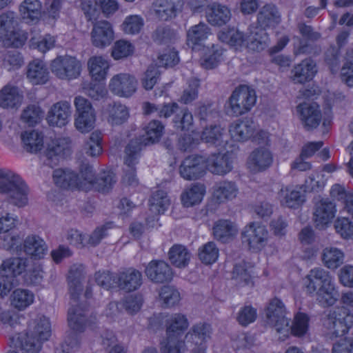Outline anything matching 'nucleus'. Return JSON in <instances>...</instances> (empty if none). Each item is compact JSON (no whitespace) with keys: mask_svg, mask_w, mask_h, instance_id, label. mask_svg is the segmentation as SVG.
Returning a JSON list of instances; mask_svg holds the SVG:
<instances>
[{"mask_svg":"<svg viewBox=\"0 0 353 353\" xmlns=\"http://www.w3.org/2000/svg\"><path fill=\"white\" fill-rule=\"evenodd\" d=\"M29 189L22 178L12 170L0 169V193L5 194L14 205L22 207L28 203Z\"/></svg>","mask_w":353,"mask_h":353,"instance_id":"obj_1","label":"nucleus"},{"mask_svg":"<svg viewBox=\"0 0 353 353\" xmlns=\"http://www.w3.org/2000/svg\"><path fill=\"white\" fill-rule=\"evenodd\" d=\"M164 132V125L158 120L151 121L145 128V136L132 139L125 149V161L131 164L139 158L143 147L159 141Z\"/></svg>","mask_w":353,"mask_h":353,"instance_id":"obj_2","label":"nucleus"},{"mask_svg":"<svg viewBox=\"0 0 353 353\" xmlns=\"http://www.w3.org/2000/svg\"><path fill=\"white\" fill-rule=\"evenodd\" d=\"M55 184L62 188H77L88 191L92 180V167L85 165L81 170L80 175L69 170L57 169L53 172Z\"/></svg>","mask_w":353,"mask_h":353,"instance_id":"obj_3","label":"nucleus"},{"mask_svg":"<svg viewBox=\"0 0 353 353\" xmlns=\"http://www.w3.org/2000/svg\"><path fill=\"white\" fill-rule=\"evenodd\" d=\"M29 260L25 257H12L4 260L0 266V296L6 295L13 288L15 278L23 273Z\"/></svg>","mask_w":353,"mask_h":353,"instance_id":"obj_4","label":"nucleus"},{"mask_svg":"<svg viewBox=\"0 0 353 353\" xmlns=\"http://www.w3.org/2000/svg\"><path fill=\"white\" fill-rule=\"evenodd\" d=\"M286 308L277 298L270 300L265 310L267 323L281 334L279 339L284 341L289 336V319L286 317Z\"/></svg>","mask_w":353,"mask_h":353,"instance_id":"obj_5","label":"nucleus"},{"mask_svg":"<svg viewBox=\"0 0 353 353\" xmlns=\"http://www.w3.org/2000/svg\"><path fill=\"white\" fill-rule=\"evenodd\" d=\"M256 101L255 90L246 85H240L232 92L230 99L231 114L239 116L250 111Z\"/></svg>","mask_w":353,"mask_h":353,"instance_id":"obj_6","label":"nucleus"},{"mask_svg":"<svg viewBox=\"0 0 353 353\" xmlns=\"http://www.w3.org/2000/svg\"><path fill=\"white\" fill-rule=\"evenodd\" d=\"M341 314L336 309L329 311L323 320V327L326 334L331 339L341 337L347 333L353 326V314L348 311L347 314Z\"/></svg>","mask_w":353,"mask_h":353,"instance_id":"obj_7","label":"nucleus"},{"mask_svg":"<svg viewBox=\"0 0 353 353\" xmlns=\"http://www.w3.org/2000/svg\"><path fill=\"white\" fill-rule=\"evenodd\" d=\"M17 20L14 12H6L0 14V40L8 41L15 47L23 46L26 37L17 32Z\"/></svg>","mask_w":353,"mask_h":353,"instance_id":"obj_8","label":"nucleus"},{"mask_svg":"<svg viewBox=\"0 0 353 353\" xmlns=\"http://www.w3.org/2000/svg\"><path fill=\"white\" fill-rule=\"evenodd\" d=\"M78 117L75 119L77 129L82 133L88 132L94 128L95 114L91 103L85 98L78 96L74 101Z\"/></svg>","mask_w":353,"mask_h":353,"instance_id":"obj_9","label":"nucleus"},{"mask_svg":"<svg viewBox=\"0 0 353 353\" xmlns=\"http://www.w3.org/2000/svg\"><path fill=\"white\" fill-rule=\"evenodd\" d=\"M81 63L74 57L60 56L51 63L52 72L61 79L77 78L80 74Z\"/></svg>","mask_w":353,"mask_h":353,"instance_id":"obj_10","label":"nucleus"},{"mask_svg":"<svg viewBox=\"0 0 353 353\" xmlns=\"http://www.w3.org/2000/svg\"><path fill=\"white\" fill-rule=\"evenodd\" d=\"M78 300L71 299V307L68 312V323L72 332L80 334L90 326L91 321L87 307L79 305Z\"/></svg>","mask_w":353,"mask_h":353,"instance_id":"obj_11","label":"nucleus"},{"mask_svg":"<svg viewBox=\"0 0 353 353\" xmlns=\"http://www.w3.org/2000/svg\"><path fill=\"white\" fill-rule=\"evenodd\" d=\"M336 211V203L328 198L315 202L312 216L315 226L319 229L325 228L335 217Z\"/></svg>","mask_w":353,"mask_h":353,"instance_id":"obj_12","label":"nucleus"},{"mask_svg":"<svg viewBox=\"0 0 353 353\" xmlns=\"http://www.w3.org/2000/svg\"><path fill=\"white\" fill-rule=\"evenodd\" d=\"M138 82L136 78L128 73L117 74L110 79V90L120 97L128 98L135 93Z\"/></svg>","mask_w":353,"mask_h":353,"instance_id":"obj_13","label":"nucleus"},{"mask_svg":"<svg viewBox=\"0 0 353 353\" xmlns=\"http://www.w3.org/2000/svg\"><path fill=\"white\" fill-rule=\"evenodd\" d=\"M273 161V154L268 147H258L250 154L247 166L252 173L256 174L269 169Z\"/></svg>","mask_w":353,"mask_h":353,"instance_id":"obj_14","label":"nucleus"},{"mask_svg":"<svg viewBox=\"0 0 353 353\" xmlns=\"http://www.w3.org/2000/svg\"><path fill=\"white\" fill-rule=\"evenodd\" d=\"M205 157L190 155L181 162L179 173L186 180H196L205 174Z\"/></svg>","mask_w":353,"mask_h":353,"instance_id":"obj_15","label":"nucleus"},{"mask_svg":"<svg viewBox=\"0 0 353 353\" xmlns=\"http://www.w3.org/2000/svg\"><path fill=\"white\" fill-rule=\"evenodd\" d=\"M268 232L265 226L252 223L245 228L242 233V241L254 251L261 250L267 243Z\"/></svg>","mask_w":353,"mask_h":353,"instance_id":"obj_16","label":"nucleus"},{"mask_svg":"<svg viewBox=\"0 0 353 353\" xmlns=\"http://www.w3.org/2000/svg\"><path fill=\"white\" fill-rule=\"evenodd\" d=\"M145 274L154 283H164L171 281L173 272L170 265L163 260H152L145 266Z\"/></svg>","mask_w":353,"mask_h":353,"instance_id":"obj_17","label":"nucleus"},{"mask_svg":"<svg viewBox=\"0 0 353 353\" xmlns=\"http://www.w3.org/2000/svg\"><path fill=\"white\" fill-rule=\"evenodd\" d=\"M210 327L208 324H196L187 333L185 340L187 348H192V352H198L200 348L205 353L204 343L210 337Z\"/></svg>","mask_w":353,"mask_h":353,"instance_id":"obj_18","label":"nucleus"},{"mask_svg":"<svg viewBox=\"0 0 353 353\" xmlns=\"http://www.w3.org/2000/svg\"><path fill=\"white\" fill-rule=\"evenodd\" d=\"M71 113L70 103L67 101H60L50 107L46 120L50 126L61 128L69 122Z\"/></svg>","mask_w":353,"mask_h":353,"instance_id":"obj_19","label":"nucleus"},{"mask_svg":"<svg viewBox=\"0 0 353 353\" xmlns=\"http://www.w3.org/2000/svg\"><path fill=\"white\" fill-rule=\"evenodd\" d=\"M114 39L112 24L105 20L94 23L91 31V41L94 46L103 48L111 44Z\"/></svg>","mask_w":353,"mask_h":353,"instance_id":"obj_20","label":"nucleus"},{"mask_svg":"<svg viewBox=\"0 0 353 353\" xmlns=\"http://www.w3.org/2000/svg\"><path fill=\"white\" fill-rule=\"evenodd\" d=\"M333 276L329 272L321 268L312 269L305 278L304 287L306 292L310 296L314 294L320 288L330 283Z\"/></svg>","mask_w":353,"mask_h":353,"instance_id":"obj_21","label":"nucleus"},{"mask_svg":"<svg viewBox=\"0 0 353 353\" xmlns=\"http://www.w3.org/2000/svg\"><path fill=\"white\" fill-rule=\"evenodd\" d=\"M206 170L217 175H225L232 170V160L228 153H212L205 157Z\"/></svg>","mask_w":353,"mask_h":353,"instance_id":"obj_22","label":"nucleus"},{"mask_svg":"<svg viewBox=\"0 0 353 353\" xmlns=\"http://www.w3.org/2000/svg\"><path fill=\"white\" fill-rule=\"evenodd\" d=\"M183 6V0H156L153 3L155 15L163 21L176 17L181 12Z\"/></svg>","mask_w":353,"mask_h":353,"instance_id":"obj_23","label":"nucleus"},{"mask_svg":"<svg viewBox=\"0 0 353 353\" xmlns=\"http://www.w3.org/2000/svg\"><path fill=\"white\" fill-rule=\"evenodd\" d=\"M297 112L305 127L308 130L316 128L321 120L319 106L316 103H303L297 106Z\"/></svg>","mask_w":353,"mask_h":353,"instance_id":"obj_24","label":"nucleus"},{"mask_svg":"<svg viewBox=\"0 0 353 353\" xmlns=\"http://www.w3.org/2000/svg\"><path fill=\"white\" fill-rule=\"evenodd\" d=\"M116 279L119 289L126 292L138 290L143 283L142 274L133 268L119 272Z\"/></svg>","mask_w":353,"mask_h":353,"instance_id":"obj_25","label":"nucleus"},{"mask_svg":"<svg viewBox=\"0 0 353 353\" xmlns=\"http://www.w3.org/2000/svg\"><path fill=\"white\" fill-rule=\"evenodd\" d=\"M281 21V13L274 3H266L260 8L257 14V26L263 29L275 28Z\"/></svg>","mask_w":353,"mask_h":353,"instance_id":"obj_26","label":"nucleus"},{"mask_svg":"<svg viewBox=\"0 0 353 353\" xmlns=\"http://www.w3.org/2000/svg\"><path fill=\"white\" fill-rule=\"evenodd\" d=\"M12 345L23 353H39L43 341L32 332L20 333L11 339Z\"/></svg>","mask_w":353,"mask_h":353,"instance_id":"obj_27","label":"nucleus"},{"mask_svg":"<svg viewBox=\"0 0 353 353\" xmlns=\"http://www.w3.org/2000/svg\"><path fill=\"white\" fill-rule=\"evenodd\" d=\"M269 35L263 29L257 26H251L246 35V46L248 48L253 51H261L269 43Z\"/></svg>","mask_w":353,"mask_h":353,"instance_id":"obj_28","label":"nucleus"},{"mask_svg":"<svg viewBox=\"0 0 353 353\" xmlns=\"http://www.w3.org/2000/svg\"><path fill=\"white\" fill-rule=\"evenodd\" d=\"M256 125L254 121L245 118L237 120L230 126V133L232 138L236 141H245L254 134Z\"/></svg>","mask_w":353,"mask_h":353,"instance_id":"obj_29","label":"nucleus"},{"mask_svg":"<svg viewBox=\"0 0 353 353\" xmlns=\"http://www.w3.org/2000/svg\"><path fill=\"white\" fill-rule=\"evenodd\" d=\"M23 251L34 259H43L47 254L46 242L37 235L28 236L23 241Z\"/></svg>","mask_w":353,"mask_h":353,"instance_id":"obj_30","label":"nucleus"},{"mask_svg":"<svg viewBox=\"0 0 353 353\" xmlns=\"http://www.w3.org/2000/svg\"><path fill=\"white\" fill-rule=\"evenodd\" d=\"M69 138H59L52 141L46 151L45 163L51 168L57 165L61 153L69 148Z\"/></svg>","mask_w":353,"mask_h":353,"instance_id":"obj_31","label":"nucleus"},{"mask_svg":"<svg viewBox=\"0 0 353 353\" xmlns=\"http://www.w3.org/2000/svg\"><path fill=\"white\" fill-rule=\"evenodd\" d=\"M212 230L214 239L223 243L232 240L238 232L236 225L228 219L216 221L214 224Z\"/></svg>","mask_w":353,"mask_h":353,"instance_id":"obj_32","label":"nucleus"},{"mask_svg":"<svg viewBox=\"0 0 353 353\" xmlns=\"http://www.w3.org/2000/svg\"><path fill=\"white\" fill-rule=\"evenodd\" d=\"M210 34V29L204 23L192 26L187 32V44L193 50H199L203 42Z\"/></svg>","mask_w":353,"mask_h":353,"instance_id":"obj_33","label":"nucleus"},{"mask_svg":"<svg viewBox=\"0 0 353 353\" xmlns=\"http://www.w3.org/2000/svg\"><path fill=\"white\" fill-rule=\"evenodd\" d=\"M316 72L315 62L311 59H304L292 70L293 81L295 83H304L312 80Z\"/></svg>","mask_w":353,"mask_h":353,"instance_id":"obj_34","label":"nucleus"},{"mask_svg":"<svg viewBox=\"0 0 353 353\" xmlns=\"http://www.w3.org/2000/svg\"><path fill=\"white\" fill-rule=\"evenodd\" d=\"M27 78L33 84H43L49 79V72L46 65L39 59L30 62L27 68Z\"/></svg>","mask_w":353,"mask_h":353,"instance_id":"obj_35","label":"nucleus"},{"mask_svg":"<svg viewBox=\"0 0 353 353\" xmlns=\"http://www.w3.org/2000/svg\"><path fill=\"white\" fill-rule=\"evenodd\" d=\"M239 189L236 183L230 181H221L214 186L213 196L219 203H225L236 198Z\"/></svg>","mask_w":353,"mask_h":353,"instance_id":"obj_36","label":"nucleus"},{"mask_svg":"<svg viewBox=\"0 0 353 353\" xmlns=\"http://www.w3.org/2000/svg\"><path fill=\"white\" fill-rule=\"evenodd\" d=\"M206 17L208 21L212 26H221L230 21L231 12L228 7L218 3H213L208 7Z\"/></svg>","mask_w":353,"mask_h":353,"instance_id":"obj_37","label":"nucleus"},{"mask_svg":"<svg viewBox=\"0 0 353 353\" xmlns=\"http://www.w3.org/2000/svg\"><path fill=\"white\" fill-rule=\"evenodd\" d=\"M83 269L81 265H74L69 271L68 280L72 300L79 299L83 290L81 281L83 278Z\"/></svg>","mask_w":353,"mask_h":353,"instance_id":"obj_38","label":"nucleus"},{"mask_svg":"<svg viewBox=\"0 0 353 353\" xmlns=\"http://www.w3.org/2000/svg\"><path fill=\"white\" fill-rule=\"evenodd\" d=\"M278 198L281 205L290 208H296L304 201V196L292 186H283L278 193Z\"/></svg>","mask_w":353,"mask_h":353,"instance_id":"obj_39","label":"nucleus"},{"mask_svg":"<svg viewBox=\"0 0 353 353\" xmlns=\"http://www.w3.org/2000/svg\"><path fill=\"white\" fill-rule=\"evenodd\" d=\"M23 95L16 86L7 85L0 91V106L3 108H13L19 106Z\"/></svg>","mask_w":353,"mask_h":353,"instance_id":"obj_40","label":"nucleus"},{"mask_svg":"<svg viewBox=\"0 0 353 353\" xmlns=\"http://www.w3.org/2000/svg\"><path fill=\"white\" fill-rule=\"evenodd\" d=\"M88 65L92 78L95 81L105 79L110 67L106 58L101 56L92 57L88 60Z\"/></svg>","mask_w":353,"mask_h":353,"instance_id":"obj_41","label":"nucleus"},{"mask_svg":"<svg viewBox=\"0 0 353 353\" xmlns=\"http://www.w3.org/2000/svg\"><path fill=\"white\" fill-rule=\"evenodd\" d=\"M106 110L108 122L112 126L124 123L130 116L128 108L120 103L109 104Z\"/></svg>","mask_w":353,"mask_h":353,"instance_id":"obj_42","label":"nucleus"},{"mask_svg":"<svg viewBox=\"0 0 353 353\" xmlns=\"http://www.w3.org/2000/svg\"><path fill=\"white\" fill-rule=\"evenodd\" d=\"M41 8L39 0H24L19 6L20 14L27 23L34 22L39 19Z\"/></svg>","mask_w":353,"mask_h":353,"instance_id":"obj_43","label":"nucleus"},{"mask_svg":"<svg viewBox=\"0 0 353 353\" xmlns=\"http://www.w3.org/2000/svg\"><path fill=\"white\" fill-rule=\"evenodd\" d=\"M314 295L316 300L324 307L334 305L339 299V292L335 288L334 279L320 288Z\"/></svg>","mask_w":353,"mask_h":353,"instance_id":"obj_44","label":"nucleus"},{"mask_svg":"<svg viewBox=\"0 0 353 353\" xmlns=\"http://www.w3.org/2000/svg\"><path fill=\"white\" fill-rule=\"evenodd\" d=\"M321 259L323 265L328 269L338 268L344 261L343 252L335 247H327L323 250Z\"/></svg>","mask_w":353,"mask_h":353,"instance_id":"obj_45","label":"nucleus"},{"mask_svg":"<svg viewBox=\"0 0 353 353\" xmlns=\"http://www.w3.org/2000/svg\"><path fill=\"white\" fill-rule=\"evenodd\" d=\"M330 195L332 198L343 203L342 214L345 212L350 213L353 211V194L347 192L344 186L338 183L334 184L330 189Z\"/></svg>","mask_w":353,"mask_h":353,"instance_id":"obj_46","label":"nucleus"},{"mask_svg":"<svg viewBox=\"0 0 353 353\" xmlns=\"http://www.w3.org/2000/svg\"><path fill=\"white\" fill-rule=\"evenodd\" d=\"M21 139L23 148L28 152L36 153L43 147V135L37 130L26 131Z\"/></svg>","mask_w":353,"mask_h":353,"instance_id":"obj_47","label":"nucleus"},{"mask_svg":"<svg viewBox=\"0 0 353 353\" xmlns=\"http://www.w3.org/2000/svg\"><path fill=\"white\" fill-rule=\"evenodd\" d=\"M205 192L204 185L194 183L187 189L181 195V201L185 207L189 208L199 204L203 199Z\"/></svg>","mask_w":353,"mask_h":353,"instance_id":"obj_48","label":"nucleus"},{"mask_svg":"<svg viewBox=\"0 0 353 353\" xmlns=\"http://www.w3.org/2000/svg\"><path fill=\"white\" fill-rule=\"evenodd\" d=\"M150 211L154 215L163 214L170 205L167 193L161 190L154 191L150 200Z\"/></svg>","mask_w":353,"mask_h":353,"instance_id":"obj_49","label":"nucleus"},{"mask_svg":"<svg viewBox=\"0 0 353 353\" xmlns=\"http://www.w3.org/2000/svg\"><path fill=\"white\" fill-rule=\"evenodd\" d=\"M188 327V321L185 315L175 314L167 323V335L183 336V333Z\"/></svg>","mask_w":353,"mask_h":353,"instance_id":"obj_50","label":"nucleus"},{"mask_svg":"<svg viewBox=\"0 0 353 353\" xmlns=\"http://www.w3.org/2000/svg\"><path fill=\"white\" fill-rule=\"evenodd\" d=\"M168 254L171 263L178 268L185 267L191 257V254L187 248L181 245H173L170 248Z\"/></svg>","mask_w":353,"mask_h":353,"instance_id":"obj_51","label":"nucleus"},{"mask_svg":"<svg viewBox=\"0 0 353 353\" xmlns=\"http://www.w3.org/2000/svg\"><path fill=\"white\" fill-rule=\"evenodd\" d=\"M29 331L41 341H47L51 335L49 319L46 316L39 317L29 326Z\"/></svg>","mask_w":353,"mask_h":353,"instance_id":"obj_52","label":"nucleus"},{"mask_svg":"<svg viewBox=\"0 0 353 353\" xmlns=\"http://www.w3.org/2000/svg\"><path fill=\"white\" fill-rule=\"evenodd\" d=\"M310 326V316L304 312H299L295 314L292 324L289 327V330L293 336L296 337H301L305 336Z\"/></svg>","mask_w":353,"mask_h":353,"instance_id":"obj_53","label":"nucleus"},{"mask_svg":"<svg viewBox=\"0 0 353 353\" xmlns=\"http://www.w3.org/2000/svg\"><path fill=\"white\" fill-rule=\"evenodd\" d=\"M159 296L161 306L165 308L171 307L178 304L181 299L179 292L170 285L161 287Z\"/></svg>","mask_w":353,"mask_h":353,"instance_id":"obj_54","label":"nucleus"},{"mask_svg":"<svg viewBox=\"0 0 353 353\" xmlns=\"http://www.w3.org/2000/svg\"><path fill=\"white\" fill-rule=\"evenodd\" d=\"M115 181L114 176L112 172H103L95 179L94 174L92 171V180L88 190L93 188L99 192H107L112 188Z\"/></svg>","mask_w":353,"mask_h":353,"instance_id":"obj_55","label":"nucleus"},{"mask_svg":"<svg viewBox=\"0 0 353 353\" xmlns=\"http://www.w3.org/2000/svg\"><path fill=\"white\" fill-rule=\"evenodd\" d=\"M219 39L230 46H241L246 43V37L243 34L234 28L225 29L220 31L218 34Z\"/></svg>","mask_w":353,"mask_h":353,"instance_id":"obj_56","label":"nucleus"},{"mask_svg":"<svg viewBox=\"0 0 353 353\" xmlns=\"http://www.w3.org/2000/svg\"><path fill=\"white\" fill-rule=\"evenodd\" d=\"M12 305L19 310L26 309L34 301V294L28 290L17 289L11 296Z\"/></svg>","mask_w":353,"mask_h":353,"instance_id":"obj_57","label":"nucleus"},{"mask_svg":"<svg viewBox=\"0 0 353 353\" xmlns=\"http://www.w3.org/2000/svg\"><path fill=\"white\" fill-rule=\"evenodd\" d=\"M224 130L219 125H211L205 128L201 136L202 141L216 146L221 145L223 142Z\"/></svg>","mask_w":353,"mask_h":353,"instance_id":"obj_58","label":"nucleus"},{"mask_svg":"<svg viewBox=\"0 0 353 353\" xmlns=\"http://www.w3.org/2000/svg\"><path fill=\"white\" fill-rule=\"evenodd\" d=\"M185 340L179 336L167 335L166 339L161 343L162 353H184L187 344Z\"/></svg>","mask_w":353,"mask_h":353,"instance_id":"obj_59","label":"nucleus"},{"mask_svg":"<svg viewBox=\"0 0 353 353\" xmlns=\"http://www.w3.org/2000/svg\"><path fill=\"white\" fill-rule=\"evenodd\" d=\"M252 267L242 261L234 265L232 271V279H235L239 284H251L252 285Z\"/></svg>","mask_w":353,"mask_h":353,"instance_id":"obj_60","label":"nucleus"},{"mask_svg":"<svg viewBox=\"0 0 353 353\" xmlns=\"http://www.w3.org/2000/svg\"><path fill=\"white\" fill-rule=\"evenodd\" d=\"M198 256L203 263H214L218 259L219 249L214 242H208L199 248Z\"/></svg>","mask_w":353,"mask_h":353,"instance_id":"obj_61","label":"nucleus"},{"mask_svg":"<svg viewBox=\"0 0 353 353\" xmlns=\"http://www.w3.org/2000/svg\"><path fill=\"white\" fill-rule=\"evenodd\" d=\"M102 134L96 130L91 133L84 145L85 153L91 157H97L102 152Z\"/></svg>","mask_w":353,"mask_h":353,"instance_id":"obj_62","label":"nucleus"},{"mask_svg":"<svg viewBox=\"0 0 353 353\" xmlns=\"http://www.w3.org/2000/svg\"><path fill=\"white\" fill-rule=\"evenodd\" d=\"M174 126L181 130H188L193 124V116L187 108L178 110L173 118Z\"/></svg>","mask_w":353,"mask_h":353,"instance_id":"obj_63","label":"nucleus"},{"mask_svg":"<svg viewBox=\"0 0 353 353\" xmlns=\"http://www.w3.org/2000/svg\"><path fill=\"white\" fill-rule=\"evenodd\" d=\"M79 333L69 332L63 341L60 344V350L62 353H73L79 350L81 345V337Z\"/></svg>","mask_w":353,"mask_h":353,"instance_id":"obj_64","label":"nucleus"}]
</instances>
